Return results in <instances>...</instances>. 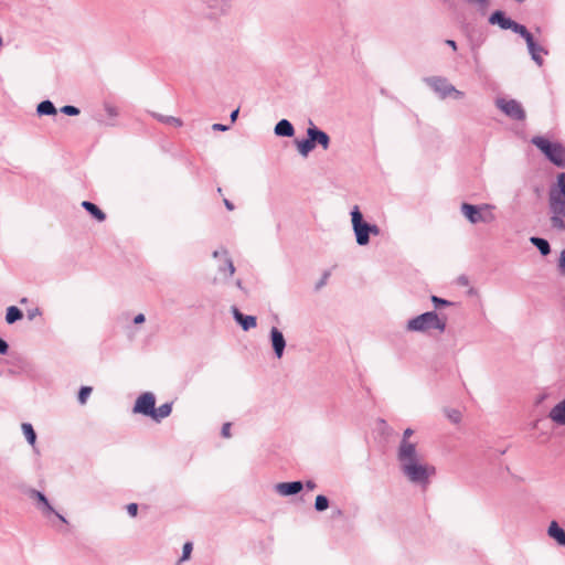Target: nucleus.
Here are the masks:
<instances>
[{"label": "nucleus", "mask_w": 565, "mask_h": 565, "mask_svg": "<svg viewBox=\"0 0 565 565\" xmlns=\"http://www.w3.org/2000/svg\"><path fill=\"white\" fill-rule=\"evenodd\" d=\"M153 117L162 122V124H166V125H172L174 127H181L182 126V120L178 117H173V116H166V115H161V114H152Z\"/></svg>", "instance_id": "nucleus-29"}, {"label": "nucleus", "mask_w": 565, "mask_h": 565, "mask_svg": "<svg viewBox=\"0 0 565 565\" xmlns=\"http://www.w3.org/2000/svg\"><path fill=\"white\" fill-rule=\"evenodd\" d=\"M21 427L28 443L34 446L36 441V433L33 426L30 423H23Z\"/></svg>", "instance_id": "nucleus-30"}, {"label": "nucleus", "mask_w": 565, "mask_h": 565, "mask_svg": "<svg viewBox=\"0 0 565 565\" xmlns=\"http://www.w3.org/2000/svg\"><path fill=\"white\" fill-rule=\"evenodd\" d=\"M41 315V311L39 308H35L33 310H29L28 311V319L29 320H33L36 316H40Z\"/></svg>", "instance_id": "nucleus-47"}, {"label": "nucleus", "mask_w": 565, "mask_h": 565, "mask_svg": "<svg viewBox=\"0 0 565 565\" xmlns=\"http://www.w3.org/2000/svg\"><path fill=\"white\" fill-rule=\"evenodd\" d=\"M329 507H330V501H329V499L326 495L319 494V495L316 497L315 509H316L317 512H323Z\"/></svg>", "instance_id": "nucleus-31"}, {"label": "nucleus", "mask_w": 565, "mask_h": 565, "mask_svg": "<svg viewBox=\"0 0 565 565\" xmlns=\"http://www.w3.org/2000/svg\"><path fill=\"white\" fill-rule=\"evenodd\" d=\"M104 109L106 111V114L109 116V117H117L118 116V109L116 106L109 104V103H105L104 104Z\"/></svg>", "instance_id": "nucleus-36"}, {"label": "nucleus", "mask_w": 565, "mask_h": 565, "mask_svg": "<svg viewBox=\"0 0 565 565\" xmlns=\"http://www.w3.org/2000/svg\"><path fill=\"white\" fill-rule=\"evenodd\" d=\"M547 534L556 541L558 545L565 546V530L561 527L556 521L550 523Z\"/></svg>", "instance_id": "nucleus-19"}, {"label": "nucleus", "mask_w": 565, "mask_h": 565, "mask_svg": "<svg viewBox=\"0 0 565 565\" xmlns=\"http://www.w3.org/2000/svg\"><path fill=\"white\" fill-rule=\"evenodd\" d=\"M455 99H461L463 98L465 96V93L457 89L454 85H452V90H451V95Z\"/></svg>", "instance_id": "nucleus-45"}, {"label": "nucleus", "mask_w": 565, "mask_h": 565, "mask_svg": "<svg viewBox=\"0 0 565 565\" xmlns=\"http://www.w3.org/2000/svg\"><path fill=\"white\" fill-rule=\"evenodd\" d=\"M558 270L562 275H565V248L561 252L558 258Z\"/></svg>", "instance_id": "nucleus-39"}, {"label": "nucleus", "mask_w": 565, "mask_h": 565, "mask_svg": "<svg viewBox=\"0 0 565 565\" xmlns=\"http://www.w3.org/2000/svg\"><path fill=\"white\" fill-rule=\"evenodd\" d=\"M401 467L403 475L413 483L426 486L429 478L436 473L434 466L422 463L420 460L404 463Z\"/></svg>", "instance_id": "nucleus-4"}, {"label": "nucleus", "mask_w": 565, "mask_h": 565, "mask_svg": "<svg viewBox=\"0 0 565 565\" xmlns=\"http://www.w3.org/2000/svg\"><path fill=\"white\" fill-rule=\"evenodd\" d=\"M93 388L90 386H82L78 391L77 399L81 405L86 404Z\"/></svg>", "instance_id": "nucleus-32"}, {"label": "nucleus", "mask_w": 565, "mask_h": 565, "mask_svg": "<svg viewBox=\"0 0 565 565\" xmlns=\"http://www.w3.org/2000/svg\"><path fill=\"white\" fill-rule=\"evenodd\" d=\"M424 82L441 98L445 99L451 95L452 84L443 76L425 77Z\"/></svg>", "instance_id": "nucleus-10"}, {"label": "nucleus", "mask_w": 565, "mask_h": 565, "mask_svg": "<svg viewBox=\"0 0 565 565\" xmlns=\"http://www.w3.org/2000/svg\"><path fill=\"white\" fill-rule=\"evenodd\" d=\"M23 318V312L20 308L15 306H10L7 308L6 311V322L8 324H13L17 321L21 320Z\"/></svg>", "instance_id": "nucleus-25"}, {"label": "nucleus", "mask_w": 565, "mask_h": 565, "mask_svg": "<svg viewBox=\"0 0 565 565\" xmlns=\"http://www.w3.org/2000/svg\"><path fill=\"white\" fill-rule=\"evenodd\" d=\"M172 412V403H164L160 405L158 408H154L152 419L157 423H160L163 418L168 417Z\"/></svg>", "instance_id": "nucleus-23"}, {"label": "nucleus", "mask_w": 565, "mask_h": 565, "mask_svg": "<svg viewBox=\"0 0 565 565\" xmlns=\"http://www.w3.org/2000/svg\"><path fill=\"white\" fill-rule=\"evenodd\" d=\"M307 136L311 138L315 147L320 146L323 150H328L330 147V136L318 128L311 120H309V127L307 128Z\"/></svg>", "instance_id": "nucleus-13"}, {"label": "nucleus", "mask_w": 565, "mask_h": 565, "mask_svg": "<svg viewBox=\"0 0 565 565\" xmlns=\"http://www.w3.org/2000/svg\"><path fill=\"white\" fill-rule=\"evenodd\" d=\"M494 209L491 204L473 205L470 203H462L460 206L461 213L471 223H491L495 220V215L492 213Z\"/></svg>", "instance_id": "nucleus-5"}, {"label": "nucleus", "mask_w": 565, "mask_h": 565, "mask_svg": "<svg viewBox=\"0 0 565 565\" xmlns=\"http://www.w3.org/2000/svg\"><path fill=\"white\" fill-rule=\"evenodd\" d=\"M212 129L213 130H217V131H225L228 129V127L226 125H223V124H214L212 126Z\"/></svg>", "instance_id": "nucleus-49"}, {"label": "nucleus", "mask_w": 565, "mask_h": 565, "mask_svg": "<svg viewBox=\"0 0 565 565\" xmlns=\"http://www.w3.org/2000/svg\"><path fill=\"white\" fill-rule=\"evenodd\" d=\"M406 329L413 332H426L430 329L444 332L446 330V321L440 319L436 311H426L409 319Z\"/></svg>", "instance_id": "nucleus-2"}, {"label": "nucleus", "mask_w": 565, "mask_h": 565, "mask_svg": "<svg viewBox=\"0 0 565 565\" xmlns=\"http://www.w3.org/2000/svg\"><path fill=\"white\" fill-rule=\"evenodd\" d=\"M550 222L553 228H565V172L557 175L556 183L548 192Z\"/></svg>", "instance_id": "nucleus-1"}, {"label": "nucleus", "mask_w": 565, "mask_h": 565, "mask_svg": "<svg viewBox=\"0 0 565 565\" xmlns=\"http://www.w3.org/2000/svg\"><path fill=\"white\" fill-rule=\"evenodd\" d=\"M221 435L224 438H228L231 436V424L230 423L223 424L222 429H221Z\"/></svg>", "instance_id": "nucleus-42"}, {"label": "nucleus", "mask_w": 565, "mask_h": 565, "mask_svg": "<svg viewBox=\"0 0 565 565\" xmlns=\"http://www.w3.org/2000/svg\"><path fill=\"white\" fill-rule=\"evenodd\" d=\"M61 113L67 116H77L79 115V108L73 105H65L61 108Z\"/></svg>", "instance_id": "nucleus-33"}, {"label": "nucleus", "mask_w": 565, "mask_h": 565, "mask_svg": "<svg viewBox=\"0 0 565 565\" xmlns=\"http://www.w3.org/2000/svg\"><path fill=\"white\" fill-rule=\"evenodd\" d=\"M303 489L302 481H289V482H279L275 486V490L278 494L282 497H290L298 494Z\"/></svg>", "instance_id": "nucleus-16"}, {"label": "nucleus", "mask_w": 565, "mask_h": 565, "mask_svg": "<svg viewBox=\"0 0 565 565\" xmlns=\"http://www.w3.org/2000/svg\"><path fill=\"white\" fill-rule=\"evenodd\" d=\"M531 141L553 164L565 168V147L562 143L550 141L542 136H535Z\"/></svg>", "instance_id": "nucleus-3"}, {"label": "nucleus", "mask_w": 565, "mask_h": 565, "mask_svg": "<svg viewBox=\"0 0 565 565\" xmlns=\"http://www.w3.org/2000/svg\"><path fill=\"white\" fill-rule=\"evenodd\" d=\"M31 497L32 498H35L38 500L39 503H41L43 505V510L44 512H54V509L53 507L50 504L47 498L45 497L44 493L38 491V490H32L31 491Z\"/></svg>", "instance_id": "nucleus-27"}, {"label": "nucleus", "mask_w": 565, "mask_h": 565, "mask_svg": "<svg viewBox=\"0 0 565 565\" xmlns=\"http://www.w3.org/2000/svg\"><path fill=\"white\" fill-rule=\"evenodd\" d=\"M445 43L450 46L454 51L457 50V43L454 40H446Z\"/></svg>", "instance_id": "nucleus-53"}, {"label": "nucleus", "mask_w": 565, "mask_h": 565, "mask_svg": "<svg viewBox=\"0 0 565 565\" xmlns=\"http://www.w3.org/2000/svg\"><path fill=\"white\" fill-rule=\"evenodd\" d=\"M333 515H334V516H341V515H342V510H341V509H337V510L333 512Z\"/></svg>", "instance_id": "nucleus-56"}, {"label": "nucleus", "mask_w": 565, "mask_h": 565, "mask_svg": "<svg viewBox=\"0 0 565 565\" xmlns=\"http://www.w3.org/2000/svg\"><path fill=\"white\" fill-rule=\"evenodd\" d=\"M218 271L224 274V276L226 278H230L234 275L235 273V266L233 264V260L230 256H227L223 264L218 266Z\"/></svg>", "instance_id": "nucleus-28"}, {"label": "nucleus", "mask_w": 565, "mask_h": 565, "mask_svg": "<svg viewBox=\"0 0 565 565\" xmlns=\"http://www.w3.org/2000/svg\"><path fill=\"white\" fill-rule=\"evenodd\" d=\"M269 338L275 356L277 359H281L286 348V340L282 332L278 328L273 327L270 329Z\"/></svg>", "instance_id": "nucleus-14"}, {"label": "nucleus", "mask_w": 565, "mask_h": 565, "mask_svg": "<svg viewBox=\"0 0 565 565\" xmlns=\"http://www.w3.org/2000/svg\"><path fill=\"white\" fill-rule=\"evenodd\" d=\"M329 277H330V271H329V270H326V271L322 274V276H321V278L319 279V281L316 284V289H317V290H319L320 288H322V287L327 284V281H328Z\"/></svg>", "instance_id": "nucleus-38"}, {"label": "nucleus", "mask_w": 565, "mask_h": 565, "mask_svg": "<svg viewBox=\"0 0 565 565\" xmlns=\"http://www.w3.org/2000/svg\"><path fill=\"white\" fill-rule=\"evenodd\" d=\"M303 487H306L308 490H315L317 484L313 480H307L306 483H303Z\"/></svg>", "instance_id": "nucleus-51"}, {"label": "nucleus", "mask_w": 565, "mask_h": 565, "mask_svg": "<svg viewBox=\"0 0 565 565\" xmlns=\"http://www.w3.org/2000/svg\"><path fill=\"white\" fill-rule=\"evenodd\" d=\"M212 256L214 258H217V257H223L224 259L230 256L228 255V250L226 248H221V249H216L213 252Z\"/></svg>", "instance_id": "nucleus-40"}, {"label": "nucleus", "mask_w": 565, "mask_h": 565, "mask_svg": "<svg viewBox=\"0 0 565 565\" xmlns=\"http://www.w3.org/2000/svg\"><path fill=\"white\" fill-rule=\"evenodd\" d=\"M206 7L211 10V18L226 15L232 8V0H207Z\"/></svg>", "instance_id": "nucleus-15"}, {"label": "nucleus", "mask_w": 565, "mask_h": 565, "mask_svg": "<svg viewBox=\"0 0 565 565\" xmlns=\"http://www.w3.org/2000/svg\"><path fill=\"white\" fill-rule=\"evenodd\" d=\"M430 300L434 303L435 308L448 307L452 305L450 301L438 296H431Z\"/></svg>", "instance_id": "nucleus-34"}, {"label": "nucleus", "mask_w": 565, "mask_h": 565, "mask_svg": "<svg viewBox=\"0 0 565 565\" xmlns=\"http://www.w3.org/2000/svg\"><path fill=\"white\" fill-rule=\"evenodd\" d=\"M469 3L477 4L481 11H486L490 6V0H467Z\"/></svg>", "instance_id": "nucleus-37"}, {"label": "nucleus", "mask_w": 565, "mask_h": 565, "mask_svg": "<svg viewBox=\"0 0 565 565\" xmlns=\"http://www.w3.org/2000/svg\"><path fill=\"white\" fill-rule=\"evenodd\" d=\"M488 21L492 25H498L502 30H511L519 35L526 29L523 24H520L507 17L505 12L502 10L493 11Z\"/></svg>", "instance_id": "nucleus-7"}, {"label": "nucleus", "mask_w": 565, "mask_h": 565, "mask_svg": "<svg viewBox=\"0 0 565 565\" xmlns=\"http://www.w3.org/2000/svg\"><path fill=\"white\" fill-rule=\"evenodd\" d=\"M238 113H239L238 108L231 113V121L232 122H234L237 119Z\"/></svg>", "instance_id": "nucleus-54"}, {"label": "nucleus", "mask_w": 565, "mask_h": 565, "mask_svg": "<svg viewBox=\"0 0 565 565\" xmlns=\"http://www.w3.org/2000/svg\"><path fill=\"white\" fill-rule=\"evenodd\" d=\"M530 243L539 249L542 256H547L551 253V245L543 237L531 236Z\"/></svg>", "instance_id": "nucleus-22"}, {"label": "nucleus", "mask_w": 565, "mask_h": 565, "mask_svg": "<svg viewBox=\"0 0 565 565\" xmlns=\"http://www.w3.org/2000/svg\"><path fill=\"white\" fill-rule=\"evenodd\" d=\"M297 149L302 157H308V154L316 148L313 141L310 137L301 140H296Z\"/></svg>", "instance_id": "nucleus-24"}, {"label": "nucleus", "mask_w": 565, "mask_h": 565, "mask_svg": "<svg viewBox=\"0 0 565 565\" xmlns=\"http://www.w3.org/2000/svg\"><path fill=\"white\" fill-rule=\"evenodd\" d=\"M127 512L130 516H136L138 513V504L137 503H129L127 505Z\"/></svg>", "instance_id": "nucleus-43"}, {"label": "nucleus", "mask_w": 565, "mask_h": 565, "mask_svg": "<svg viewBox=\"0 0 565 565\" xmlns=\"http://www.w3.org/2000/svg\"><path fill=\"white\" fill-rule=\"evenodd\" d=\"M223 202H224L225 207H226L228 211H233V210L235 209L234 204H233L230 200L224 199V201H223Z\"/></svg>", "instance_id": "nucleus-52"}, {"label": "nucleus", "mask_w": 565, "mask_h": 565, "mask_svg": "<svg viewBox=\"0 0 565 565\" xmlns=\"http://www.w3.org/2000/svg\"><path fill=\"white\" fill-rule=\"evenodd\" d=\"M192 550H193V545L191 542H186L184 545H183V548H182V556L180 558L181 562L183 561H186L190 558L191 556V553H192Z\"/></svg>", "instance_id": "nucleus-35"}, {"label": "nucleus", "mask_w": 565, "mask_h": 565, "mask_svg": "<svg viewBox=\"0 0 565 565\" xmlns=\"http://www.w3.org/2000/svg\"><path fill=\"white\" fill-rule=\"evenodd\" d=\"M234 320L241 326L244 331H248L256 327L257 319L255 316H247L242 313L236 307L232 308Z\"/></svg>", "instance_id": "nucleus-17"}, {"label": "nucleus", "mask_w": 565, "mask_h": 565, "mask_svg": "<svg viewBox=\"0 0 565 565\" xmlns=\"http://www.w3.org/2000/svg\"><path fill=\"white\" fill-rule=\"evenodd\" d=\"M497 107L502 110L508 117L522 121L525 119V110L523 109L521 103L515 99H504L498 98L495 100Z\"/></svg>", "instance_id": "nucleus-8"}, {"label": "nucleus", "mask_w": 565, "mask_h": 565, "mask_svg": "<svg viewBox=\"0 0 565 565\" xmlns=\"http://www.w3.org/2000/svg\"><path fill=\"white\" fill-rule=\"evenodd\" d=\"M36 113L40 116H51L56 114V108L51 100L46 99L38 105Z\"/></svg>", "instance_id": "nucleus-26"}, {"label": "nucleus", "mask_w": 565, "mask_h": 565, "mask_svg": "<svg viewBox=\"0 0 565 565\" xmlns=\"http://www.w3.org/2000/svg\"><path fill=\"white\" fill-rule=\"evenodd\" d=\"M351 222L358 245H367L370 243L369 223L364 221L358 205L351 211Z\"/></svg>", "instance_id": "nucleus-6"}, {"label": "nucleus", "mask_w": 565, "mask_h": 565, "mask_svg": "<svg viewBox=\"0 0 565 565\" xmlns=\"http://www.w3.org/2000/svg\"><path fill=\"white\" fill-rule=\"evenodd\" d=\"M414 434V430L412 428H406L403 433L402 440H408L409 437Z\"/></svg>", "instance_id": "nucleus-50"}, {"label": "nucleus", "mask_w": 565, "mask_h": 565, "mask_svg": "<svg viewBox=\"0 0 565 565\" xmlns=\"http://www.w3.org/2000/svg\"><path fill=\"white\" fill-rule=\"evenodd\" d=\"M53 513H54V514H55V515H56V516H57L62 522L67 523L66 519H65L62 514L57 513L55 510H54V512H53Z\"/></svg>", "instance_id": "nucleus-55"}, {"label": "nucleus", "mask_w": 565, "mask_h": 565, "mask_svg": "<svg viewBox=\"0 0 565 565\" xmlns=\"http://www.w3.org/2000/svg\"><path fill=\"white\" fill-rule=\"evenodd\" d=\"M379 235L380 234V227L375 224H370L369 223V235Z\"/></svg>", "instance_id": "nucleus-46"}, {"label": "nucleus", "mask_w": 565, "mask_h": 565, "mask_svg": "<svg viewBox=\"0 0 565 565\" xmlns=\"http://www.w3.org/2000/svg\"><path fill=\"white\" fill-rule=\"evenodd\" d=\"M9 352V344L6 340L0 338V354L4 355Z\"/></svg>", "instance_id": "nucleus-44"}, {"label": "nucleus", "mask_w": 565, "mask_h": 565, "mask_svg": "<svg viewBox=\"0 0 565 565\" xmlns=\"http://www.w3.org/2000/svg\"><path fill=\"white\" fill-rule=\"evenodd\" d=\"M236 286H237L239 289H242V288H243V286H242V280H241V279H238V280L236 281Z\"/></svg>", "instance_id": "nucleus-57"}, {"label": "nucleus", "mask_w": 565, "mask_h": 565, "mask_svg": "<svg viewBox=\"0 0 565 565\" xmlns=\"http://www.w3.org/2000/svg\"><path fill=\"white\" fill-rule=\"evenodd\" d=\"M82 206L98 222L106 220V214L95 203L90 201H83Z\"/></svg>", "instance_id": "nucleus-21"}, {"label": "nucleus", "mask_w": 565, "mask_h": 565, "mask_svg": "<svg viewBox=\"0 0 565 565\" xmlns=\"http://www.w3.org/2000/svg\"><path fill=\"white\" fill-rule=\"evenodd\" d=\"M548 418L559 426H565V398L551 408Z\"/></svg>", "instance_id": "nucleus-18"}, {"label": "nucleus", "mask_w": 565, "mask_h": 565, "mask_svg": "<svg viewBox=\"0 0 565 565\" xmlns=\"http://www.w3.org/2000/svg\"><path fill=\"white\" fill-rule=\"evenodd\" d=\"M399 466L419 460L416 444L409 440H401L397 450Z\"/></svg>", "instance_id": "nucleus-11"}, {"label": "nucleus", "mask_w": 565, "mask_h": 565, "mask_svg": "<svg viewBox=\"0 0 565 565\" xmlns=\"http://www.w3.org/2000/svg\"><path fill=\"white\" fill-rule=\"evenodd\" d=\"M156 408V396L151 392H145L138 396L135 402L132 412L143 416L152 417Z\"/></svg>", "instance_id": "nucleus-9"}, {"label": "nucleus", "mask_w": 565, "mask_h": 565, "mask_svg": "<svg viewBox=\"0 0 565 565\" xmlns=\"http://www.w3.org/2000/svg\"><path fill=\"white\" fill-rule=\"evenodd\" d=\"M146 320L145 318V315L143 313H138L135 318H134V323L135 324H140V323H143Z\"/></svg>", "instance_id": "nucleus-48"}, {"label": "nucleus", "mask_w": 565, "mask_h": 565, "mask_svg": "<svg viewBox=\"0 0 565 565\" xmlns=\"http://www.w3.org/2000/svg\"><path fill=\"white\" fill-rule=\"evenodd\" d=\"M274 132L278 137H292L295 128L289 120L281 119L276 124Z\"/></svg>", "instance_id": "nucleus-20"}, {"label": "nucleus", "mask_w": 565, "mask_h": 565, "mask_svg": "<svg viewBox=\"0 0 565 565\" xmlns=\"http://www.w3.org/2000/svg\"><path fill=\"white\" fill-rule=\"evenodd\" d=\"M448 417L454 422V423H458L461 418V414L460 412L456 411V409H452L448 413Z\"/></svg>", "instance_id": "nucleus-41"}, {"label": "nucleus", "mask_w": 565, "mask_h": 565, "mask_svg": "<svg viewBox=\"0 0 565 565\" xmlns=\"http://www.w3.org/2000/svg\"><path fill=\"white\" fill-rule=\"evenodd\" d=\"M521 38H523L526 42V45H527V49H529V53L531 54V58L539 65L541 66L543 64V58L541 56V54H547V51L539 45L535 41H534V38L532 35V33L525 29V31H523L521 34H520Z\"/></svg>", "instance_id": "nucleus-12"}]
</instances>
